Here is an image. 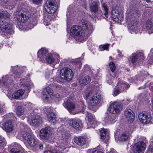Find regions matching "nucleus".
Instances as JSON below:
<instances>
[{
  "instance_id": "nucleus-36",
  "label": "nucleus",
  "mask_w": 153,
  "mask_h": 153,
  "mask_svg": "<svg viewBox=\"0 0 153 153\" xmlns=\"http://www.w3.org/2000/svg\"><path fill=\"white\" fill-rule=\"evenodd\" d=\"M15 148H12L11 150L12 153H24L22 151L20 150L22 149L21 146L18 143H15Z\"/></svg>"
},
{
  "instance_id": "nucleus-14",
  "label": "nucleus",
  "mask_w": 153,
  "mask_h": 153,
  "mask_svg": "<svg viewBox=\"0 0 153 153\" xmlns=\"http://www.w3.org/2000/svg\"><path fill=\"white\" fill-rule=\"evenodd\" d=\"M87 99H88L89 104L91 106H96L100 102L101 100V96L97 94L92 95L89 93L86 95Z\"/></svg>"
},
{
  "instance_id": "nucleus-38",
  "label": "nucleus",
  "mask_w": 153,
  "mask_h": 153,
  "mask_svg": "<svg viewBox=\"0 0 153 153\" xmlns=\"http://www.w3.org/2000/svg\"><path fill=\"white\" fill-rule=\"evenodd\" d=\"M85 106L84 104H82L80 106H79L78 109L76 111H74V112L72 113V114H75L78 113H85Z\"/></svg>"
},
{
  "instance_id": "nucleus-63",
  "label": "nucleus",
  "mask_w": 153,
  "mask_h": 153,
  "mask_svg": "<svg viewBox=\"0 0 153 153\" xmlns=\"http://www.w3.org/2000/svg\"><path fill=\"white\" fill-rule=\"evenodd\" d=\"M89 44H90V43L89 42H87V45H88V47H90V45Z\"/></svg>"
},
{
  "instance_id": "nucleus-8",
  "label": "nucleus",
  "mask_w": 153,
  "mask_h": 153,
  "mask_svg": "<svg viewBox=\"0 0 153 153\" xmlns=\"http://www.w3.org/2000/svg\"><path fill=\"white\" fill-rule=\"evenodd\" d=\"M14 19L18 21L22 22L20 23V26H19V29L23 30L25 28L23 22L27 21L31 17L30 13L25 10L23 9L19 11H16L14 13Z\"/></svg>"
},
{
  "instance_id": "nucleus-44",
  "label": "nucleus",
  "mask_w": 153,
  "mask_h": 153,
  "mask_svg": "<svg viewBox=\"0 0 153 153\" xmlns=\"http://www.w3.org/2000/svg\"><path fill=\"white\" fill-rule=\"evenodd\" d=\"M149 62L150 64L153 63V48L151 50L147 57Z\"/></svg>"
},
{
  "instance_id": "nucleus-13",
  "label": "nucleus",
  "mask_w": 153,
  "mask_h": 153,
  "mask_svg": "<svg viewBox=\"0 0 153 153\" xmlns=\"http://www.w3.org/2000/svg\"><path fill=\"white\" fill-rule=\"evenodd\" d=\"M22 136L23 138L30 146L34 147L37 145V139L34 135L24 131L23 132Z\"/></svg>"
},
{
  "instance_id": "nucleus-5",
  "label": "nucleus",
  "mask_w": 153,
  "mask_h": 153,
  "mask_svg": "<svg viewBox=\"0 0 153 153\" xmlns=\"http://www.w3.org/2000/svg\"><path fill=\"white\" fill-rule=\"evenodd\" d=\"M48 51L45 48H42L38 52V57L39 60L42 62H44L45 59L47 62L52 64L53 65L59 63L60 60V57L57 53L51 54H48L45 58V56L48 53Z\"/></svg>"
},
{
  "instance_id": "nucleus-10",
  "label": "nucleus",
  "mask_w": 153,
  "mask_h": 153,
  "mask_svg": "<svg viewBox=\"0 0 153 153\" xmlns=\"http://www.w3.org/2000/svg\"><path fill=\"white\" fill-rule=\"evenodd\" d=\"M45 102H50L52 99L59 100L60 95L58 94H53V91L49 87L45 88L42 92Z\"/></svg>"
},
{
  "instance_id": "nucleus-48",
  "label": "nucleus",
  "mask_w": 153,
  "mask_h": 153,
  "mask_svg": "<svg viewBox=\"0 0 153 153\" xmlns=\"http://www.w3.org/2000/svg\"><path fill=\"white\" fill-rule=\"evenodd\" d=\"M148 153H153V139L151 140L149 149H148Z\"/></svg>"
},
{
  "instance_id": "nucleus-2",
  "label": "nucleus",
  "mask_w": 153,
  "mask_h": 153,
  "mask_svg": "<svg viewBox=\"0 0 153 153\" xmlns=\"http://www.w3.org/2000/svg\"><path fill=\"white\" fill-rule=\"evenodd\" d=\"M80 24L81 26L78 25L73 26L71 29V36L69 40L75 39L77 41L81 42L86 39L91 34L93 30V26L85 19L81 20Z\"/></svg>"
},
{
  "instance_id": "nucleus-6",
  "label": "nucleus",
  "mask_w": 153,
  "mask_h": 153,
  "mask_svg": "<svg viewBox=\"0 0 153 153\" xmlns=\"http://www.w3.org/2000/svg\"><path fill=\"white\" fill-rule=\"evenodd\" d=\"M58 135H59L61 139L62 140V143L61 145L59 146V147L56 146L53 151L50 150L46 151L44 153H58V152H59L60 151H62L65 149V148L64 147L65 144H68L71 140V134L68 131L64 132L61 131H59L58 132Z\"/></svg>"
},
{
  "instance_id": "nucleus-52",
  "label": "nucleus",
  "mask_w": 153,
  "mask_h": 153,
  "mask_svg": "<svg viewBox=\"0 0 153 153\" xmlns=\"http://www.w3.org/2000/svg\"><path fill=\"white\" fill-rule=\"evenodd\" d=\"M122 92L120 91V89L118 88V87L117 86L114 88V92L113 94V95L114 96H116L119 94L120 93Z\"/></svg>"
},
{
  "instance_id": "nucleus-19",
  "label": "nucleus",
  "mask_w": 153,
  "mask_h": 153,
  "mask_svg": "<svg viewBox=\"0 0 153 153\" xmlns=\"http://www.w3.org/2000/svg\"><path fill=\"white\" fill-rule=\"evenodd\" d=\"M134 128V126H132L128 129V132H123L118 137L115 134L114 135L115 138L116 139V138H117L119 141H125L127 140L129 138L130 132L131 133L133 131Z\"/></svg>"
},
{
  "instance_id": "nucleus-17",
  "label": "nucleus",
  "mask_w": 153,
  "mask_h": 153,
  "mask_svg": "<svg viewBox=\"0 0 153 153\" xmlns=\"http://www.w3.org/2000/svg\"><path fill=\"white\" fill-rule=\"evenodd\" d=\"M52 134L51 128L49 126H47L42 128L40 130V138L44 140H48Z\"/></svg>"
},
{
  "instance_id": "nucleus-3",
  "label": "nucleus",
  "mask_w": 153,
  "mask_h": 153,
  "mask_svg": "<svg viewBox=\"0 0 153 153\" xmlns=\"http://www.w3.org/2000/svg\"><path fill=\"white\" fill-rule=\"evenodd\" d=\"M74 76V74L72 70L70 68L65 67L61 69L60 73V77H56L54 80L51 78L47 83V85L50 87L60 88L61 84L63 82L64 80L70 81Z\"/></svg>"
},
{
  "instance_id": "nucleus-43",
  "label": "nucleus",
  "mask_w": 153,
  "mask_h": 153,
  "mask_svg": "<svg viewBox=\"0 0 153 153\" xmlns=\"http://www.w3.org/2000/svg\"><path fill=\"white\" fill-rule=\"evenodd\" d=\"M83 70L87 73H90L91 75L94 74L93 71L91 69V67L87 64H86L84 65L83 68Z\"/></svg>"
},
{
  "instance_id": "nucleus-21",
  "label": "nucleus",
  "mask_w": 153,
  "mask_h": 153,
  "mask_svg": "<svg viewBox=\"0 0 153 153\" xmlns=\"http://www.w3.org/2000/svg\"><path fill=\"white\" fill-rule=\"evenodd\" d=\"M145 144L142 141H140L135 144L131 148L132 153H140L145 149Z\"/></svg>"
},
{
  "instance_id": "nucleus-51",
  "label": "nucleus",
  "mask_w": 153,
  "mask_h": 153,
  "mask_svg": "<svg viewBox=\"0 0 153 153\" xmlns=\"http://www.w3.org/2000/svg\"><path fill=\"white\" fill-rule=\"evenodd\" d=\"M109 66L110 70L113 73L116 69V66L115 64L113 62H111L109 63Z\"/></svg>"
},
{
  "instance_id": "nucleus-54",
  "label": "nucleus",
  "mask_w": 153,
  "mask_h": 153,
  "mask_svg": "<svg viewBox=\"0 0 153 153\" xmlns=\"http://www.w3.org/2000/svg\"><path fill=\"white\" fill-rule=\"evenodd\" d=\"M46 3L50 4H57L56 0H48Z\"/></svg>"
},
{
  "instance_id": "nucleus-34",
  "label": "nucleus",
  "mask_w": 153,
  "mask_h": 153,
  "mask_svg": "<svg viewBox=\"0 0 153 153\" xmlns=\"http://www.w3.org/2000/svg\"><path fill=\"white\" fill-rule=\"evenodd\" d=\"M24 112V109L23 107L21 105L19 106L16 107V113L17 115L19 117H21L20 118L24 120L25 118V116L23 115Z\"/></svg>"
},
{
  "instance_id": "nucleus-31",
  "label": "nucleus",
  "mask_w": 153,
  "mask_h": 153,
  "mask_svg": "<svg viewBox=\"0 0 153 153\" xmlns=\"http://www.w3.org/2000/svg\"><path fill=\"white\" fill-rule=\"evenodd\" d=\"M91 80L90 77L88 75L79 76V83L82 85H85L89 83Z\"/></svg>"
},
{
  "instance_id": "nucleus-26",
  "label": "nucleus",
  "mask_w": 153,
  "mask_h": 153,
  "mask_svg": "<svg viewBox=\"0 0 153 153\" xmlns=\"http://www.w3.org/2000/svg\"><path fill=\"white\" fill-rule=\"evenodd\" d=\"M124 115L126 119L130 122H132L134 119V115L131 110L128 109L125 110Z\"/></svg>"
},
{
  "instance_id": "nucleus-46",
  "label": "nucleus",
  "mask_w": 153,
  "mask_h": 153,
  "mask_svg": "<svg viewBox=\"0 0 153 153\" xmlns=\"http://www.w3.org/2000/svg\"><path fill=\"white\" fill-rule=\"evenodd\" d=\"M9 15L7 11H3L1 13H0V19L2 18L5 19L9 17Z\"/></svg>"
},
{
  "instance_id": "nucleus-30",
  "label": "nucleus",
  "mask_w": 153,
  "mask_h": 153,
  "mask_svg": "<svg viewBox=\"0 0 153 153\" xmlns=\"http://www.w3.org/2000/svg\"><path fill=\"white\" fill-rule=\"evenodd\" d=\"M138 74L136 76V79L137 81L141 80L142 82L144 80V79L146 77L149 78L150 77L149 74L146 71L143 70L140 71Z\"/></svg>"
},
{
  "instance_id": "nucleus-45",
  "label": "nucleus",
  "mask_w": 153,
  "mask_h": 153,
  "mask_svg": "<svg viewBox=\"0 0 153 153\" xmlns=\"http://www.w3.org/2000/svg\"><path fill=\"white\" fill-rule=\"evenodd\" d=\"M107 129L104 128L101 129L100 131V138L102 139H104L105 138V135L106 134Z\"/></svg>"
},
{
  "instance_id": "nucleus-47",
  "label": "nucleus",
  "mask_w": 153,
  "mask_h": 153,
  "mask_svg": "<svg viewBox=\"0 0 153 153\" xmlns=\"http://www.w3.org/2000/svg\"><path fill=\"white\" fill-rule=\"evenodd\" d=\"M102 10L104 11V14L105 17H107V15L108 14V9L107 6L105 3L102 4Z\"/></svg>"
},
{
  "instance_id": "nucleus-32",
  "label": "nucleus",
  "mask_w": 153,
  "mask_h": 153,
  "mask_svg": "<svg viewBox=\"0 0 153 153\" xmlns=\"http://www.w3.org/2000/svg\"><path fill=\"white\" fill-rule=\"evenodd\" d=\"M117 86L122 92L126 91L130 87L128 84L125 82L119 80Z\"/></svg>"
},
{
  "instance_id": "nucleus-60",
  "label": "nucleus",
  "mask_w": 153,
  "mask_h": 153,
  "mask_svg": "<svg viewBox=\"0 0 153 153\" xmlns=\"http://www.w3.org/2000/svg\"><path fill=\"white\" fill-rule=\"evenodd\" d=\"M39 148L40 149H42L43 148V145L41 144L39 145Z\"/></svg>"
},
{
  "instance_id": "nucleus-58",
  "label": "nucleus",
  "mask_w": 153,
  "mask_h": 153,
  "mask_svg": "<svg viewBox=\"0 0 153 153\" xmlns=\"http://www.w3.org/2000/svg\"><path fill=\"white\" fill-rule=\"evenodd\" d=\"M4 139H0V143H2V146H4V145L5 146L6 145L4 141Z\"/></svg>"
},
{
  "instance_id": "nucleus-59",
  "label": "nucleus",
  "mask_w": 153,
  "mask_h": 153,
  "mask_svg": "<svg viewBox=\"0 0 153 153\" xmlns=\"http://www.w3.org/2000/svg\"><path fill=\"white\" fill-rule=\"evenodd\" d=\"M34 14H33V16L35 17H36V16H37V14L38 13V12L36 10H34Z\"/></svg>"
},
{
  "instance_id": "nucleus-64",
  "label": "nucleus",
  "mask_w": 153,
  "mask_h": 153,
  "mask_svg": "<svg viewBox=\"0 0 153 153\" xmlns=\"http://www.w3.org/2000/svg\"><path fill=\"white\" fill-rule=\"evenodd\" d=\"M145 1L147 3H149L150 2V0H145Z\"/></svg>"
},
{
  "instance_id": "nucleus-12",
  "label": "nucleus",
  "mask_w": 153,
  "mask_h": 153,
  "mask_svg": "<svg viewBox=\"0 0 153 153\" xmlns=\"http://www.w3.org/2000/svg\"><path fill=\"white\" fill-rule=\"evenodd\" d=\"M144 55L142 52H136L132 54L128 59L131 65V63L134 65H138L141 63L144 59Z\"/></svg>"
},
{
  "instance_id": "nucleus-29",
  "label": "nucleus",
  "mask_w": 153,
  "mask_h": 153,
  "mask_svg": "<svg viewBox=\"0 0 153 153\" xmlns=\"http://www.w3.org/2000/svg\"><path fill=\"white\" fill-rule=\"evenodd\" d=\"M45 8L46 11L49 14H53L56 11L57 9V4H50L46 3Z\"/></svg>"
},
{
  "instance_id": "nucleus-24",
  "label": "nucleus",
  "mask_w": 153,
  "mask_h": 153,
  "mask_svg": "<svg viewBox=\"0 0 153 153\" xmlns=\"http://www.w3.org/2000/svg\"><path fill=\"white\" fill-rule=\"evenodd\" d=\"M0 1L1 5L10 10L13 9L15 4V1L13 0H0Z\"/></svg>"
},
{
  "instance_id": "nucleus-27",
  "label": "nucleus",
  "mask_w": 153,
  "mask_h": 153,
  "mask_svg": "<svg viewBox=\"0 0 153 153\" xmlns=\"http://www.w3.org/2000/svg\"><path fill=\"white\" fill-rule=\"evenodd\" d=\"M88 139L86 136H79L75 138L74 141L79 146H82L85 145Z\"/></svg>"
},
{
  "instance_id": "nucleus-57",
  "label": "nucleus",
  "mask_w": 153,
  "mask_h": 153,
  "mask_svg": "<svg viewBox=\"0 0 153 153\" xmlns=\"http://www.w3.org/2000/svg\"><path fill=\"white\" fill-rule=\"evenodd\" d=\"M52 74V70L49 71V74H48V75H47V74H46L45 75V78H48L49 76L51 75V74Z\"/></svg>"
},
{
  "instance_id": "nucleus-61",
  "label": "nucleus",
  "mask_w": 153,
  "mask_h": 153,
  "mask_svg": "<svg viewBox=\"0 0 153 153\" xmlns=\"http://www.w3.org/2000/svg\"><path fill=\"white\" fill-rule=\"evenodd\" d=\"M92 153H103L102 152L98 151L95 150Z\"/></svg>"
},
{
  "instance_id": "nucleus-55",
  "label": "nucleus",
  "mask_w": 153,
  "mask_h": 153,
  "mask_svg": "<svg viewBox=\"0 0 153 153\" xmlns=\"http://www.w3.org/2000/svg\"><path fill=\"white\" fill-rule=\"evenodd\" d=\"M4 105L0 103V114L4 111Z\"/></svg>"
},
{
  "instance_id": "nucleus-49",
  "label": "nucleus",
  "mask_w": 153,
  "mask_h": 153,
  "mask_svg": "<svg viewBox=\"0 0 153 153\" xmlns=\"http://www.w3.org/2000/svg\"><path fill=\"white\" fill-rule=\"evenodd\" d=\"M108 44H105L103 45H101L99 47L100 50V51H103L105 50L107 51L109 50Z\"/></svg>"
},
{
  "instance_id": "nucleus-28",
  "label": "nucleus",
  "mask_w": 153,
  "mask_h": 153,
  "mask_svg": "<svg viewBox=\"0 0 153 153\" xmlns=\"http://www.w3.org/2000/svg\"><path fill=\"white\" fill-rule=\"evenodd\" d=\"M68 123L70 126H72L76 129L79 130L80 128V125L78 120L75 119H70L67 120L64 123L65 126V125H67Z\"/></svg>"
},
{
  "instance_id": "nucleus-7",
  "label": "nucleus",
  "mask_w": 153,
  "mask_h": 153,
  "mask_svg": "<svg viewBox=\"0 0 153 153\" xmlns=\"http://www.w3.org/2000/svg\"><path fill=\"white\" fill-rule=\"evenodd\" d=\"M3 117L2 121L0 122L1 128L7 132H12L14 128V126L12 123L11 118L14 117V114L13 113H10L5 115Z\"/></svg>"
},
{
  "instance_id": "nucleus-53",
  "label": "nucleus",
  "mask_w": 153,
  "mask_h": 153,
  "mask_svg": "<svg viewBox=\"0 0 153 153\" xmlns=\"http://www.w3.org/2000/svg\"><path fill=\"white\" fill-rule=\"evenodd\" d=\"M20 127L22 129H24L25 131L28 129L27 126L23 123L21 124Z\"/></svg>"
},
{
  "instance_id": "nucleus-23",
  "label": "nucleus",
  "mask_w": 153,
  "mask_h": 153,
  "mask_svg": "<svg viewBox=\"0 0 153 153\" xmlns=\"http://www.w3.org/2000/svg\"><path fill=\"white\" fill-rule=\"evenodd\" d=\"M73 5H70L68 8L67 11L66 13L67 20H66L67 25V27L74 22L73 19Z\"/></svg>"
},
{
  "instance_id": "nucleus-39",
  "label": "nucleus",
  "mask_w": 153,
  "mask_h": 153,
  "mask_svg": "<svg viewBox=\"0 0 153 153\" xmlns=\"http://www.w3.org/2000/svg\"><path fill=\"white\" fill-rule=\"evenodd\" d=\"M51 17L48 15H46L44 16L43 19V23L44 25L46 26H48L50 24Z\"/></svg>"
},
{
  "instance_id": "nucleus-22",
  "label": "nucleus",
  "mask_w": 153,
  "mask_h": 153,
  "mask_svg": "<svg viewBox=\"0 0 153 153\" xmlns=\"http://www.w3.org/2000/svg\"><path fill=\"white\" fill-rule=\"evenodd\" d=\"M43 111L46 113L47 120L50 123L54 124L56 123L55 115L54 113L51 111V109L48 107H45L43 108Z\"/></svg>"
},
{
  "instance_id": "nucleus-16",
  "label": "nucleus",
  "mask_w": 153,
  "mask_h": 153,
  "mask_svg": "<svg viewBox=\"0 0 153 153\" xmlns=\"http://www.w3.org/2000/svg\"><path fill=\"white\" fill-rule=\"evenodd\" d=\"M138 118L140 122L143 124L149 123L152 120L151 114L145 111L140 113Z\"/></svg>"
},
{
  "instance_id": "nucleus-1",
  "label": "nucleus",
  "mask_w": 153,
  "mask_h": 153,
  "mask_svg": "<svg viewBox=\"0 0 153 153\" xmlns=\"http://www.w3.org/2000/svg\"><path fill=\"white\" fill-rule=\"evenodd\" d=\"M16 72L14 76L9 75L3 76L0 79V87L4 88L9 99L19 100L26 98L28 94L23 96L25 91L29 93L33 85L29 76L25 77V72L20 71L18 66L13 67Z\"/></svg>"
},
{
  "instance_id": "nucleus-4",
  "label": "nucleus",
  "mask_w": 153,
  "mask_h": 153,
  "mask_svg": "<svg viewBox=\"0 0 153 153\" xmlns=\"http://www.w3.org/2000/svg\"><path fill=\"white\" fill-rule=\"evenodd\" d=\"M138 12L133 10L127 11L126 13V19L128 25V29L131 34H140L141 33L140 27L137 24L135 17L138 15Z\"/></svg>"
},
{
  "instance_id": "nucleus-35",
  "label": "nucleus",
  "mask_w": 153,
  "mask_h": 153,
  "mask_svg": "<svg viewBox=\"0 0 153 153\" xmlns=\"http://www.w3.org/2000/svg\"><path fill=\"white\" fill-rule=\"evenodd\" d=\"M90 10L94 13H96L98 10V3L95 1H93L89 6Z\"/></svg>"
},
{
  "instance_id": "nucleus-37",
  "label": "nucleus",
  "mask_w": 153,
  "mask_h": 153,
  "mask_svg": "<svg viewBox=\"0 0 153 153\" xmlns=\"http://www.w3.org/2000/svg\"><path fill=\"white\" fill-rule=\"evenodd\" d=\"M114 78L111 74H108L106 76V82L109 85H114Z\"/></svg>"
},
{
  "instance_id": "nucleus-25",
  "label": "nucleus",
  "mask_w": 153,
  "mask_h": 153,
  "mask_svg": "<svg viewBox=\"0 0 153 153\" xmlns=\"http://www.w3.org/2000/svg\"><path fill=\"white\" fill-rule=\"evenodd\" d=\"M143 29L147 31L149 34L153 33V21L151 20H148L144 24L142 27Z\"/></svg>"
},
{
  "instance_id": "nucleus-15",
  "label": "nucleus",
  "mask_w": 153,
  "mask_h": 153,
  "mask_svg": "<svg viewBox=\"0 0 153 153\" xmlns=\"http://www.w3.org/2000/svg\"><path fill=\"white\" fill-rule=\"evenodd\" d=\"M63 105L68 110L69 112L72 114V113L74 112L75 104L73 102L71 98L67 97L64 100Z\"/></svg>"
},
{
  "instance_id": "nucleus-20",
  "label": "nucleus",
  "mask_w": 153,
  "mask_h": 153,
  "mask_svg": "<svg viewBox=\"0 0 153 153\" xmlns=\"http://www.w3.org/2000/svg\"><path fill=\"white\" fill-rule=\"evenodd\" d=\"M111 16L114 21L118 23L121 22L123 18V13L117 8L112 10Z\"/></svg>"
},
{
  "instance_id": "nucleus-56",
  "label": "nucleus",
  "mask_w": 153,
  "mask_h": 153,
  "mask_svg": "<svg viewBox=\"0 0 153 153\" xmlns=\"http://www.w3.org/2000/svg\"><path fill=\"white\" fill-rule=\"evenodd\" d=\"M43 0H33V3L37 4L41 3Z\"/></svg>"
},
{
  "instance_id": "nucleus-41",
  "label": "nucleus",
  "mask_w": 153,
  "mask_h": 153,
  "mask_svg": "<svg viewBox=\"0 0 153 153\" xmlns=\"http://www.w3.org/2000/svg\"><path fill=\"white\" fill-rule=\"evenodd\" d=\"M72 63L73 65H75L76 68H79L82 65V63H81L80 60L79 59L74 60L72 61Z\"/></svg>"
},
{
  "instance_id": "nucleus-9",
  "label": "nucleus",
  "mask_w": 153,
  "mask_h": 153,
  "mask_svg": "<svg viewBox=\"0 0 153 153\" xmlns=\"http://www.w3.org/2000/svg\"><path fill=\"white\" fill-rule=\"evenodd\" d=\"M0 30L4 33L3 36L5 38L9 37L14 33L12 25L5 20L0 21Z\"/></svg>"
},
{
  "instance_id": "nucleus-33",
  "label": "nucleus",
  "mask_w": 153,
  "mask_h": 153,
  "mask_svg": "<svg viewBox=\"0 0 153 153\" xmlns=\"http://www.w3.org/2000/svg\"><path fill=\"white\" fill-rule=\"evenodd\" d=\"M116 121V118L115 117L111 115H107L103 120V121L107 124H113Z\"/></svg>"
},
{
  "instance_id": "nucleus-62",
  "label": "nucleus",
  "mask_w": 153,
  "mask_h": 153,
  "mask_svg": "<svg viewBox=\"0 0 153 153\" xmlns=\"http://www.w3.org/2000/svg\"><path fill=\"white\" fill-rule=\"evenodd\" d=\"M149 88L150 89H151L152 90H153V85H152L151 83H150L149 85Z\"/></svg>"
},
{
  "instance_id": "nucleus-11",
  "label": "nucleus",
  "mask_w": 153,
  "mask_h": 153,
  "mask_svg": "<svg viewBox=\"0 0 153 153\" xmlns=\"http://www.w3.org/2000/svg\"><path fill=\"white\" fill-rule=\"evenodd\" d=\"M36 112L30 113L27 117L28 123L34 128L38 127L42 123L41 119Z\"/></svg>"
},
{
  "instance_id": "nucleus-40",
  "label": "nucleus",
  "mask_w": 153,
  "mask_h": 153,
  "mask_svg": "<svg viewBox=\"0 0 153 153\" xmlns=\"http://www.w3.org/2000/svg\"><path fill=\"white\" fill-rule=\"evenodd\" d=\"M85 115L88 118V120L89 124H91L92 121L96 118L94 116L88 112H87L85 114Z\"/></svg>"
},
{
  "instance_id": "nucleus-42",
  "label": "nucleus",
  "mask_w": 153,
  "mask_h": 153,
  "mask_svg": "<svg viewBox=\"0 0 153 153\" xmlns=\"http://www.w3.org/2000/svg\"><path fill=\"white\" fill-rule=\"evenodd\" d=\"M36 23L37 21L35 19L33 22L32 21H31L30 23L27 25L26 30H28L29 29L33 28L34 26L36 25Z\"/></svg>"
},
{
  "instance_id": "nucleus-18",
  "label": "nucleus",
  "mask_w": 153,
  "mask_h": 153,
  "mask_svg": "<svg viewBox=\"0 0 153 153\" xmlns=\"http://www.w3.org/2000/svg\"><path fill=\"white\" fill-rule=\"evenodd\" d=\"M122 109L123 106L121 103L114 102L110 105L108 110L110 113L115 114L118 113Z\"/></svg>"
},
{
  "instance_id": "nucleus-50",
  "label": "nucleus",
  "mask_w": 153,
  "mask_h": 153,
  "mask_svg": "<svg viewBox=\"0 0 153 153\" xmlns=\"http://www.w3.org/2000/svg\"><path fill=\"white\" fill-rule=\"evenodd\" d=\"M99 123H100L97 120L96 118H95L92 121L91 124H89L90 125V127L94 128L97 126Z\"/></svg>"
}]
</instances>
